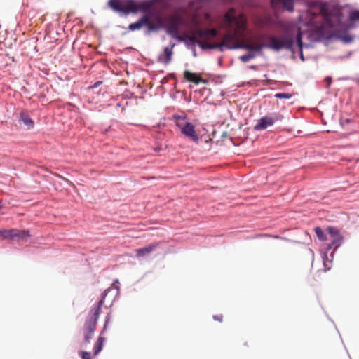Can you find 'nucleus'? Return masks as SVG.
Returning <instances> with one entry per match:
<instances>
[{
  "mask_svg": "<svg viewBox=\"0 0 359 359\" xmlns=\"http://www.w3.org/2000/svg\"><path fill=\"white\" fill-rule=\"evenodd\" d=\"M82 359H91V355L89 352L83 351L81 353Z\"/></svg>",
  "mask_w": 359,
  "mask_h": 359,
  "instance_id": "29",
  "label": "nucleus"
},
{
  "mask_svg": "<svg viewBox=\"0 0 359 359\" xmlns=\"http://www.w3.org/2000/svg\"><path fill=\"white\" fill-rule=\"evenodd\" d=\"M175 126L180 130L181 133L189 140L198 144L199 136L193 123L187 121V116L175 114L172 116Z\"/></svg>",
  "mask_w": 359,
  "mask_h": 359,
  "instance_id": "5",
  "label": "nucleus"
},
{
  "mask_svg": "<svg viewBox=\"0 0 359 359\" xmlns=\"http://www.w3.org/2000/svg\"><path fill=\"white\" fill-rule=\"evenodd\" d=\"M275 97L279 99H290L292 97V95L286 93H278L275 95Z\"/></svg>",
  "mask_w": 359,
  "mask_h": 359,
  "instance_id": "25",
  "label": "nucleus"
},
{
  "mask_svg": "<svg viewBox=\"0 0 359 359\" xmlns=\"http://www.w3.org/2000/svg\"><path fill=\"white\" fill-rule=\"evenodd\" d=\"M178 39H179L180 41H183V40H184V39H183V38H182V36H179V37H178Z\"/></svg>",
  "mask_w": 359,
  "mask_h": 359,
  "instance_id": "33",
  "label": "nucleus"
},
{
  "mask_svg": "<svg viewBox=\"0 0 359 359\" xmlns=\"http://www.w3.org/2000/svg\"><path fill=\"white\" fill-rule=\"evenodd\" d=\"M327 231L328 233L327 241H330L327 247V250L331 249L335 250L341 245L344 238L341 235L339 231L335 227L329 226L327 228Z\"/></svg>",
  "mask_w": 359,
  "mask_h": 359,
  "instance_id": "7",
  "label": "nucleus"
},
{
  "mask_svg": "<svg viewBox=\"0 0 359 359\" xmlns=\"http://www.w3.org/2000/svg\"><path fill=\"white\" fill-rule=\"evenodd\" d=\"M314 231H315L318 238L320 241H325L327 240V236H326V234L324 233V231H323V229L320 227H319V226L315 227Z\"/></svg>",
  "mask_w": 359,
  "mask_h": 359,
  "instance_id": "20",
  "label": "nucleus"
},
{
  "mask_svg": "<svg viewBox=\"0 0 359 359\" xmlns=\"http://www.w3.org/2000/svg\"><path fill=\"white\" fill-rule=\"evenodd\" d=\"M308 15L310 16L309 19V23L310 24H314L316 23V21L314 20L315 18L317 17L316 14L312 13L311 11V9L309 10Z\"/></svg>",
  "mask_w": 359,
  "mask_h": 359,
  "instance_id": "28",
  "label": "nucleus"
},
{
  "mask_svg": "<svg viewBox=\"0 0 359 359\" xmlns=\"http://www.w3.org/2000/svg\"><path fill=\"white\" fill-rule=\"evenodd\" d=\"M320 12L322 13V15L320 16L322 19L324 20V24H323V27H334V23L332 22V20H331V18L330 16H328L323 11V8H320Z\"/></svg>",
  "mask_w": 359,
  "mask_h": 359,
  "instance_id": "18",
  "label": "nucleus"
},
{
  "mask_svg": "<svg viewBox=\"0 0 359 359\" xmlns=\"http://www.w3.org/2000/svg\"><path fill=\"white\" fill-rule=\"evenodd\" d=\"M349 18L351 21L359 20V11H354L350 13Z\"/></svg>",
  "mask_w": 359,
  "mask_h": 359,
  "instance_id": "26",
  "label": "nucleus"
},
{
  "mask_svg": "<svg viewBox=\"0 0 359 359\" xmlns=\"http://www.w3.org/2000/svg\"><path fill=\"white\" fill-rule=\"evenodd\" d=\"M236 48L238 49H245L248 50L250 52H257L259 53L264 48H267V44H265L264 43H252L249 42H244L241 41L240 44H238L235 46Z\"/></svg>",
  "mask_w": 359,
  "mask_h": 359,
  "instance_id": "11",
  "label": "nucleus"
},
{
  "mask_svg": "<svg viewBox=\"0 0 359 359\" xmlns=\"http://www.w3.org/2000/svg\"><path fill=\"white\" fill-rule=\"evenodd\" d=\"M334 36L341 39L342 41L345 43H350L353 41V37L348 35H338L337 33L334 34Z\"/></svg>",
  "mask_w": 359,
  "mask_h": 359,
  "instance_id": "24",
  "label": "nucleus"
},
{
  "mask_svg": "<svg viewBox=\"0 0 359 359\" xmlns=\"http://www.w3.org/2000/svg\"><path fill=\"white\" fill-rule=\"evenodd\" d=\"M294 46H297L299 49L302 50L303 43L300 31L298 32L296 39H294V36L290 34H284L279 38L271 36L269 38V43L267 44V48L276 51H279L282 49L293 51Z\"/></svg>",
  "mask_w": 359,
  "mask_h": 359,
  "instance_id": "2",
  "label": "nucleus"
},
{
  "mask_svg": "<svg viewBox=\"0 0 359 359\" xmlns=\"http://www.w3.org/2000/svg\"><path fill=\"white\" fill-rule=\"evenodd\" d=\"M104 341V338L100 336L93 348V354L95 356L98 355V353L102 351Z\"/></svg>",
  "mask_w": 359,
  "mask_h": 359,
  "instance_id": "19",
  "label": "nucleus"
},
{
  "mask_svg": "<svg viewBox=\"0 0 359 359\" xmlns=\"http://www.w3.org/2000/svg\"><path fill=\"white\" fill-rule=\"evenodd\" d=\"M283 116L279 113H274L271 116H266L261 118L255 128L257 130L266 129L267 127L273 125L276 121L283 120Z\"/></svg>",
  "mask_w": 359,
  "mask_h": 359,
  "instance_id": "8",
  "label": "nucleus"
},
{
  "mask_svg": "<svg viewBox=\"0 0 359 359\" xmlns=\"http://www.w3.org/2000/svg\"><path fill=\"white\" fill-rule=\"evenodd\" d=\"M103 299L104 297L98 302L95 306L91 308L88 313V316L85 321L83 328V334L84 337V342L86 344L89 343L93 336L97 321L101 313V307L104 304Z\"/></svg>",
  "mask_w": 359,
  "mask_h": 359,
  "instance_id": "3",
  "label": "nucleus"
},
{
  "mask_svg": "<svg viewBox=\"0 0 359 359\" xmlns=\"http://www.w3.org/2000/svg\"><path fill=\"white\" fill-rule=\"evenodd\" d=\"M11 233V240L27 241V238L30 237V234L28 230H19L12 229Z\"/></svg>",
  "mask_w": 359,
  "mask_h": 359,
  "instance_id": "13",
  "label": "nucleus"
},
{
  "mask_svg": "<svg viewBox=\"0 0 359 359\" xmlns=\"http://www.w3.org/2000/svg\"><path fill=\"white\" fill-rule=\"evenodd\" d=\"M245 18L243 15H236L235 9L230 8L224 15L222 27L226 30L221 43H213L208 46L209 49H219L226 47L229 49H238L234 47L241 41L238 38L243 35L245 28Z\"/></svg>",
  "mask_w": 359,
  "mask_h": 359,
  "instance_id": "1",
  "label": "nucleus"
},
{
  "mask_svg": "<svg viewBox=\"0 0 359 359\" xmlns=\"http://www.w3.org/2000/svg\"><path fill=\"white\" fill-rule=\"evenodd\" d=\"M158 245V243H152L144 248L137 249L135 250V255L138 257L147 256L154 251Z\"/></svg>",
  "mask_w": 359,
  "mask_h": 359,
  "instance_id": "15",
  "label": "nucleus"
},
{
  "mask_svg": "<svg viewBox=\"0 0 359 359\" xmlns=\"http://www.w3.org/2000/svg\"><path fill=\"white\" fill-rule=\"evenodd\" d=\"M146 22H147V15H144L137 22L130 24L128 29L130 31L140 29L142 27H144V24Z\"/></svg>",
  "mask_w": 359,
  "mask_h": 359,
  "instance_id": "17",
  "label": "nucleus"
},
{
  "mask_svg": "<svg viewBox=\"0 0 359 359\" xmlns=\"http://www.w3.org/2000/svg\"><path fill=\"white\" fill-rule=\"evenodd\" d=\"M213 318L215 320H217L219 322H222V319H223V316H222V315H215V316H213Z\"/></svg>",
  "mask_w": 359,
  "mask_h": 359,
  "instance_id": "30",
  "label": "nucleus"
},
{
  "mask_svg": "<svg viewBox=\"0 0 359 359\" xmlns=\"http://www.w3.org/2000/svg\"><path fill=\"white\" fill-rule=\"evenodd\" d=\"M326 80L329 82V84H330V82H331V78L330 77H327V78H326Z\"/></svg>",
  "mask_w": 359,
  "mask_h": 359,
  "instance_id": "32",
  "label": "nucleus"
},
{
  "mask_svg": "<svg viewBox=\"0 0 359 359\" xmlns=\"http://www.w3.org/2000/svg\"><path fill=\"white\" fill-rule=\"evenodd\" d=\"M108 6L114 11L128 15L139 10L146 11L149 5L146 3L137 4L133 0H109Z\"/></svg>",
  "mask_w": 359,
  "mask_h": 359,
  "instance_id": "4",
  "label": "nucleus"
},
{
  "mask_svg": "<svg viewBox=\"0 0 359 359\" xmlns=\"http://www.w3.org/2000/svg\"><path fill=\"white\" fill-rule=\"evenodd\" d=\"M218 32L216 29H198L194 34L187 36V39L191 43H197L202 49H209L208 46H211V43L208 41L217 36Z\"/></svg>",
  "mask_w": 359,
  "mask_h": 359,
  "instance_id": "6",
  "label": "nucleus"
},
{
  "mask_svg": "<svg viewBox=\"0 0 359 359\" xmlns=\"http://www.w3.org/2000/svg\"><path fill=\"white\" fill-rule=\"evenodd\" d=\"M294 0H271V5L274 11L283 9L290 12L294 10Z\"/></svg>",
  "mask_w": 359,
  "mask_h": 359,
  "instance_id": "10",
  "label": "nucleus"
},
{
  "mask_svg": "<svg viewBox=\"0 0 359 359\" xmlns=\"http://www.w3.org/2000/svg\"><path fill=\"white\" fill-rule=\"evenodd\" d=\"M175 47V43H172L170 47H165L163 48V53L158 55V61L161 62L165 65H168L173 55V48Z\"/></svg>",
  "mask_w": 359,
  "mask_h": 359,
  "instance_id": "12",
  "label": "nucleus"
},
{
  "mask_svg": "<svg viewBox=\"0 0 359 359\" xmlns=\"http://www.w3.org/2000/svg\"><path fill=\"white\" fill-rule=\"evenodd\" d=\"M301 58H302V60H304V57H303V55H302V54L301 55Z\"/></svg>",
  "mask_w": 359,
  "mask_h": 359,
  "instance_id": "35",
  "label": "nucleus"
},
{
  "mask_svg": "<svg viewBox=\"0 0 359 359\" xmlns=\"http://www.w3.org/2000/svg\"><path fill=\"white\" fill-rule=\"evenodd\" d=\"M102 81H97V82H95V83H94V85H93V86H90V88H95L98 87L100 84H102Z\"/></svg>",
  "mask_w": 359,
  "mask_h": 359,
  "instance_id": "31",
  "label": "nucleus"
},
{
  "mask_svg": "<svg viewBox=\"0 0 359 359\" xmlns=\"http://www.w3.org/2000/svg\"><path fill=\"white\" fill-rule=\"evenodd\" d=\"M144 26L147 27L149 32L158 29L157 26L151 22V18L149 15H147V22L144 24Z\"/></svg>",
  "mask_w": 359,
  "mask_h": 359,
  "instance_id": "21",
  "label": "nucleus"
},
{
  "mask_svg": "<svg viewBox=\"0 0 359 359\" xmlns=\"http://www.w3.org/2000/svg\"><path fill=\"white\" fill-rule=\"evenodd\" d=\"M20 120L24 123L28 129L32 128L34 126V123L32 119L29 117L28 113L26 111H22L20 114Z\"/></svg>",
  "mask_w": 359,
  "mask_h": 359,
  "instance_id": "16",
  "label": "nucleus"
},
{
  "mask_svg": "<svg viewBox=\"0 0 359 359\" xmlns=\"http://www.w3.org/2000/svg\"><path fill=\"white\" fill-rule=\"evenodd\" d=\"M184 78L190 82H192L195 84H198L200 83H206V80L202 79L199 75L192 73L188 70L184 72Z\"/></svg>",
  "mask_w": 359,
  "mask_h": 359,
  "instance_id": "14",
  "label": "nucleus"
},
{
  "mask_svg": "<svg viewBox=\"0 0 359 359\" xmlns=\"http://www.w3.org/2000/svg\"><path fill=\"white\" fill-rule=\"evenodd\" d=\"M11 231H12V229H0V236L4 239H6V238L11 239V233H12Z\"/></svg>",
  "mask_w": 359,
  "mask_h": 359,
  "instance_id": "22",
  "label": "nucleus"
},
{
  "mask_svg": "<svg viewBox=\"0 0 359 359\" xmlns=\"http://www.w3.org/2000/svg\"><path fill=\"white\" fill-rule=\"evenodd\" d=\"M323 265L325 267V271L330 270L332 266L331 261H328L327 258L326 257V260L324 259Z\"/></svg>",
  "mask_w": 359,
  "mask_h": 359,
  "instance_id": "27",
  "label": "nucleus"
},
{
  "mask_svg": "<svg viewBox=\"0 0 359 359\" xmlns=\"http://www.w3.org/2000/svg\"><path fill=\"white\" fill-rule=\"evenodd\" d=\"M210 15L208 14H206V18L208 19Z\"/></svg>",
  "mask_w": 359,
  "mask_h": 359,
  "instance_id": "34",
  "label": "nucleus"
},
{
  "mask_svg": "<svg viewBox=\"0 0 359 359\" xmlns=\"http://www.w3.org/2000/svg\"><path fill=\"white\" fill-rule=\"evenodd\" d=\"M255 57V55L253 53H249L248 54L240 56L239 59L243 62H248L250 60L253 59Z\"/></svg>",
  "mask_w": 359,
  "mask_h": 359,
  "instance_id": "23",
  "label": "nucleus"
},
{
  "mask_svg": "<svg viewBox=\"0 0 359 359\" xmlns=\"http://www.w3.org/2000/svg\"><path fill=\"white\" fill-rule=\"evenodd\" d=\"M169 21L168 34L174 37H177L180 26L182 24V18L180 15L175 14L170 17Z\"/></svg>",
  "mask_w": 359,
  "mask_h": 359,
  "instance_id": "9",
  "label": "nucleus"
}]
</instances>
